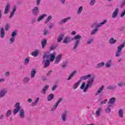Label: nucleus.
<instances>
[{
  "label": "nucleus",
  "instance_id": "nucleus-33",
  "mask_svg": "<svg viewBox=\"0 0 125 125\" xmlns=\"http://www.w3.org/2000/svg\"><path fill=\"white\" fill-rule=\"evenodd\" d=\"M103 66H104V62H102L96 65V68H101V67H103Z\"/></svg>",
  "mask_w": 125,
  "mask_h": 125
},
{
  "label": "nucleus",
  "instance_id": "nucleus-31",
  "mask_svg": "<svg viewBox=\"0 0 125 125\" xmlns=\"http://www.w3.org/2000/svg\"><path fill=\"white\" fill-rule=\"evenodd\" d=\"M29 81H30V78L28 77H25L23 79V82L24 83H27L29 82Z\"/></svg>",
  "mask_w": 125,
  "mask_h": 125
},
{
  "label": "nucleus",
  "instance_id": "nucleus-9",
  "mask_svg": "<svg viewBox=\"0 0 125 125\" xmlns=\"http://www.w3.org/2000/svg\"><path fill=\"white\" fill-rule=\"evenodd\" d=\"M16 9H17V7L16 6L14 5L12 8V10L11 12V14L9 16V18H12L13 16L14 15V13L16 12Z\"/></svg>",
  "mask_w": 125,
  "mask_h": 125
},
{
  "label": "nucleus",
  "instance_id": "nucleus-14",
  "mask_svg": "<svg viewBox=\"0 0 125 125\" xmlns=\"http://www.w3.org/2000/svg\"><path fill=\"white\" fill-rule=\"evenodd\" d=\"M9 8H10V3H8L5 7L4 14H7V13L9 12Z\"/></svg>",
  "mask_w": 125,
  "mask_h": 125
},
{
  "label": "nucleus",
  "instance_id": "nucleus-52",
  "mask_svg": "<svg viewBox=\"0 0 125 125\" xmlns=\"http://www.w3.org/2000/svg\"><path fill=\"white\" fill-rule=\"evenodd\" d=\"M62 100V98H60L58 101V102H57V104H59V103H61Z\"/></svg>",
  "mask_w": 125,
  "mask_h": 125
},
{
  "label": "nucleus",
  "instance_id": "nucleus-55",
  "mask_svg": "<svg viewBox=\"0 0 125 125\" xmlns=\"http://www.w3.org/2000/svg\"><path fill=\"white\" fill-rule=\"evenodd\" d=\"M5 77H8V76H9V72H6L5 73Z\"/></svg>",
  "mask_w": 125,
  "mask_h": 125
},
{
  "label": "nucleus",
  "instance_id": "nucleus-26",
  "mask_svg": "<svg viewBox=\"0 0 125 125\" xmlns=\"http://www.w3.org/2000/svg\"><path fill=\"white\" fill-rule=\"evenodd\" d=\"M29 62H30V57L26 58L24 61V65H28V64H29Z\"/></svg>",
  "mask_w": 125,
  "mask_h": 125
},
{
  "label": "nucleus",
  "instance_id": "nucleus-46",
  "mask_svg": "<svg viewBox=\"0 0 125 125\" xmlns=\"http://www.w3.org/2000/svg\"><path fill=\"white\" fill-rule=\"evenodd\" d=\"M9 27H10V25L9 24L6 25V26H5V29L6 31H7V30L9 29Z\"/></svg>",
  "mask_w": 125,
  "mask_h": 125
},
{
  "label": "nucleus",
  "instance_id": "nucleus-34",
  "mask_svg": "<svg viewBox=\"0 0 125 125\" xmlns=\"http://www.w3.org/2000/svg\"><path fill=\"white\" fill-rule=\"evenodd\" d=\"M0 37L2 38H3L4 37V30H3V28H1Z\"/></svg>",
  "mask_w": 125,
  "mask_h": 125
},
{
  "label": "nucleus",
  "instance_id": "nucleus-35",
  "mask_svg": "<svg viewBox=\"0 0 125 125\" xmlns=\"http://www.w3.org/2000/svg\"><path fill=\"white\" fill-rule=\"evenodd\" d=\"M15 41V38L11 37L10 39V44H13L14 43V41Z\"/></svg>",
  "mask_w": 125,
  "mask_h": 125
},
{
  "label": "nucleus",
  "instance_id": "nucleus-58",
  "mask_svg": "<svg viewBox=\"0 0 125 125\" xmlns=\"http://www.w3.org/2000/svg\"><path fill=\"white\" fill-rule=\"evenodd\" d=\"M2 82H4V79L3 78L0 79V83H2Z\"/></svg>",
  "mask_w": 125,
  "mask_h": 125
},
{
  "label": "nucleus",
  "instance_id": "nucleus-25",
  "mask_svg": "<svg viewBox=\"0 0 125 125\" xmlns=\"http://www.w3.org/2000/svg\"><path fill=\"white\" fill-rule=\"evenodd\" d=\"M111 65H112V61L111 60H109L106 62L105 67H106L107 68H109L111 67Z\"/></svg>",
  "mask_w": 125,
  "mask_h": 125
},
{
  "label": "nucleus",
  "instance_id": "nucleus-40",
  "mask_svg": "<svg viewBox=\"0 0 125 125\" xmlns=\"http://www.w3.org/2000/svg\"><path fill=\"white\" fill-rule=\"evenodd\" d=\"M11 115V110H8L6 113V117H9Z\"/></svg>",
  "mask_w": 125,
  "mask_h": 125
},
{
  "label": "nucleus",
  "instance_id": "nucleus-54",
  "mask_svg": "<svg viewBox=\"0 0 125 125\" xmlns=\"http://www.w3.org/2000/svg\"><path fill=\"white\" fill-rule=\"evenodd\" d=\"M91 42H92V39H90L87 41L88 44L91 43Z\"/></svg>",
  "mask_w": 125,
  "mask_h": 125
},
{
  "label": "nucleus",
  "instance_id": "nucleus-8",
  "mask_svg": "<svg viewBox=\"0 0 125 125\" xmlns=\"http://www.w3.org/2000/svg\"><path fill=\"white\" fill-rule=\"evenodd\" d=\"M62 55L60 54L55 58V64H58L62 58Z\"/></svg>",
  "mask_w": 125,
  "mask_h": 125
},
{
  "label": "nucleus",
  "instance_id": "nucleus-43",
  "mask_svg": "<svg viewBox=\"0 0 125 125\" xmlns=\"http://www.w3.org/2000/svg\"><path fill=\"white\" fill-rule=\"evenodd\" d=\"M117 84H118V86L121 87V86H123V85H125V83L124 82H120V83H118Z\"/></svg>",
  "mask_w": 125,
  "mask_h": 125
},
{
  "label": "nucleus",
  "instance_id": "nucleus-59",
  "mask_svg": "<svg viewBox=\"0 0 125 125\" xmlns=\"http://www.w3.org/2000/svg\"><path fill=\"white\" fill-rule=\"evenodd\" d=\"M76 31H72V32H71V35H76Z\"/></svg>",
  "mask_w": 125,
  "mask_h": 125
},
{
  "label": "nucleus",
  "instance_id": "nucleus-45",
  "mask_svg": "<svg viewBox=\"0 0 125 125\" xmlns=\"http://www.w3.org/2000/svg\"><path fill=\"white\" fill-rule=\"evenodd\" d=\"M95 3V0H91L90 5H93Z\"/></svg>",
  "mask_w": 125,
  "mask_h": 125
},
{
  "label": "nucleus",
  "instance_id": "nucleus-28",
  "mask_svg": "<svg viewBox=\"0 0 125 125\" xmlns=\"http://www.w3.org/2000/svg\"><path fill=\"white\" fill-rule=\"evenodd\" d=\"M83 6H80L78 10L77 11V14L78 15H80V14H81V13H82V12L83 11Z\"/></svg>",
  "mask_w": 125,
  "mask_h": 125
},
{
  "label": "nucleus",
  "instance_id": "nucleus-29",
  "mask_svg": "<svg viewBox=\"0 0 125 125\" xmlns=\"http://www.w3.org/2000/svg\"><path fill=\"white\" fill-rule=\"evenodd\" d=\"M54 97V95L53 94H51L49 95L47 97L48 101H51V100H52V99H53Z\"/></svg>",
  "mask_w": 125,
  "mask_h": 125
},
{
  "label": "nucleus",
  "instance_id": "nucleus-7",
  "mask_svg": "<svg viewBox=\"0 0 125 125\" xmlns=\"http://www.w3.org/2000/svg\"><path fill=\"white\" fill-rule=\"evenodd\" d=\"M7 93V89L4 88L1 89L0 90V98H2V97H4L5 95Z\"/></svg>",
  "mask_w": 125,
  "mask_h": 125
},
{
  "label": "nucleus",
  "instance_id": "nucleus-61",
  "mask_svg": "<svg viewBox=\"0 0 125 125\" xmlns=\"http://www.w3.org/2000/svg\"><path fill=\"white\" fill-rule=\"evenodd\" d=\"M52 73V71L50 70L49 71L48 73L47 74V75H49V74H51Z\"/></svg>",
  "mask_w": 125,
  "mask_h": 125
},
{
  "label": "nucleus",
  "instance_id": "nucleus-57",
  "mask_svg": "<svg viewBox=\"0 0 125 125\" xmlns=\"http://www.w3.org/2000/svg\"><path fill=\"white\" fill-rule=\"evenodd\" d=\"M27 101L29 103H31V102L32 101V99H28Z\"/></svg>",
  "mask_w": 125,
  "mask_h": 125
},
{
  "label": "nucleus",
  "instance_id": "nucleus-15",
  "mask_svg": "<svg viewBox=\"0 0 125 125\" xmlns=\"http://www.w3.org/2000/svg\"><path fill=\"white\" fill-rule=\"evenodd\" d=\"M119 12V9H115L114 12L112 14V18H116L117 17V15H118V13Z\"/></svg>",
  "mask_w": 125,
  "mask_h": 125
},
{
  "label": "nucleus",
  "instance_id": "nucleus-5",
  "mask_svg": "<svg viewBox=\"0 0 125 125\" xmlns=\"http://www.w3.org/2000/svg\"><path fill=\"white\" fill-rule=\"evenodd\" d=\"M81 39H82V36L80 35H77L73 38V40L76 41L73 46L74 49H76V48L79 46V44H80V40H81Z\"/></svg>",
  "mask_w": 125,
  "mask_h": 125
},
{
  "label": "nucleus",
  "instance_id": "nucleus-36",
  "mask_svg": "<svg viewBox=\"0 0 125 125\" xmlns=\"http://www.w3.org/2000/svg\"><path fill=\"white\" fill-rule=\"evenodd\" d=\"M63 37H64V35L62 34V35H61L60 36H59L58 38V42H61L63 39Z\"/></svg>",
  "mask_w": 125,
  "mask_h": 125
},
{
  "label": "nucleus",
  "instance_id": "nucleus-41",
  "mask_svg": "<svg viewBox=\"0 0 125 125\" xmlns=\"http://www.w3.org/2000/svg\"><path fill=\"white\" fill-rule=\"evenodd\" d=\"M51 18H52V17H51V16H49L47 19L46 20L45 23H48V22H49V21H50V20L51 19Z\"/></svg>",
  "mask_w": 125,
  "mask_h": 125
},
{
  "label": "nucleus",
  "instance_id": "nucleus-10",
  "mask_svg": "<svg viewBox=\"0 0 125 125\" xmlns=\"http://www.w3.org/2000/svg\"><path fill=\"white\" fill-rule=\"evenodd\" d=\"M40 10L39 9V7H35L32 10V14L33 15H38Z\"/></svg>",
  "mask_w": 125,
  "mask_h": 125
},
{
  "label": "nucleus",
  "instance_id": "nucleus-23",
  "mask_svg": "<svg viewBox=\"0 0 125 125\" xmlns=\"http://www.w3.org/2000/svg\"><path fill=\"white\" fill-rule=\"evenodd\" d=\"M125 47V43L120 45L117 48V51H122V49Z\"/></svg>",
  "mask_w": 125,
  "mask_h": 125
},
{
  "label": "nucleus",
  "instance_id": "nucleus-39",
  "mask_svg": "<svg viewBox=\"0 0 125 125\" xmlns=\"http://www.w3.org/2000/svg\"><path fill=\"white\" fill-rule=\"evenodd\" d=\"M17 35V31H13L12 33L11 37L12 38H15V36Z\"/></svg>",
  "mask_w": 125,
  "mask_h": 125
},
{
  "label": "nucleus",
  "instance_id": "nucleus-13",
  "mask_svg": "<svg viewBox=\"0 0 125 125\" xmlns=\"http://www.w3.org/2000/svg\"><path fill=\"white\" fill-rule=\"evenodd\" d=\"M77 74V70H74L68 77L67 78V81H70V80L72 79V78L75 76Z\"/></svg>",
  "mask_w": 125,
  "mask_h": 125
},
{
  "label": "nucleus",
  "instance_id": "nucleus-64",
  "mask_svg": "<svg viewBox=\"0 0 125 125\" xmlns=\"http://www.w3.org/2000/svg\"><path fill=\"white\" fill-rule=\"evenodd\" d=\"M52 27H53V25H51L49 26V28L50 29H51V28H52Z\"/></svg>",
  "mask_w": 125,
  "mask_h": 125
},
{
  "label": "nucleus",
  "instance_id": "nucleus-42",
  "mask_svg": "<svg viewBox=\"0 0 125 125\" xmlns=\"http://www.w3.org/2000/svg\"><path fill=\"white\" fill-rule=\"evenodd\" d=\"M105 112H106L107 114H110L111 113V108H107L105 109Z\"/></svg>",
  "mask_w": 125,
  "mask_h": 125
},
{
  "label": "nucleus",
  "instance_id": "nucleus-11",
  "mask_svg": "<svg viewBox=\"0 0 125 125\" xmlns=\"http://www.w3.org/2000/svg\"><path fill=\"white\" fill-rule=\"evenodd\" d=\"M40 52L41 51H40V50L37 49L32 52L31 55H32V56H34V57H37V56H38V55L40 54Z\"/></svg>",
  "mask_w": 125,
  "mask_h": 125
},
{
  "label": "nucleus",
  "instance_id": "nucleus-4",
  "mask_svg": "<svg viewBox=\"0 0 125 125\" xmlns=\"http://www.w3.org/2000/svg\"><path fill=\"white\" fill-rule=\"evenodd\" d=\"M44 58H47L48 60L50 61V62H53L54 61V59H55V57H56V53L54 52L51 54H48L46 53L43 55Z\"/></svg>",
  "mask_w": 125,
  "mask_h": 125
},
{
  "label": "nucleus",
  "instance_id": "nucleus-2",
  "mask_svg": "<svg viewBox=\"0 0 125 125\" xmlns=\"http://www.w3.org/2000/svg\"><path fill=\"white\" fill-rule=\"evenodd\" d=\"M15 107V109L13 111L14 115H16V113L19 112V116L21 119H24L25 118V111H24V109H21L20 103H16Z\"/></svg>",
  "mask_w": 125,
  "mask_h": 125
},
{
  "label": "nucleus",
  "instance_id": "nucleus-12",
  "mask_svg": "<svg viewBox=\"0 0 125 125\" xmlns=\"http://www.w3.org/2000/svg\"><path fill=\"white\" fill-rule=\"evenodd\" d=\"M70 19H71V18H70V17L66 18L65 19L62 20L59 22V23L60 24V25H62V24H64V23H66V22H67V21H68V20H70Z\"/></svg>",
  "mask_w": 125,
  "mask_h": 125
},
{
  "label": "nucleus",
  "instance_id": "nucleus-1",
  "mask_svg": "<svg viewBox=\"0 0 125 125\" xmlns=\"http://www.w3.org/2000/svg\"><path fill=\"white\" fill-rule=\"evenodd\" d=\"M87 79H89L88 80L86 86L85 83L83 82L80 87L81 89H83V92H86L88 89V87H91L92 84H93V80L94 78L91 77V74H88L80 78V81H85L87 80Z\"/></svg>",
  "mask_w": 125,
  "mask_h": 125
},
{
  "label": "nucleus",
  "instance_id": "nucleus-24",
  "mask_svg": "<svg viewBox=\"0 0 125 125\" xmlns=\"http://www.w3.org/2000/svg\"><path fill=\"white\" fill-rule=\"evenodd\" d=\"M101 111H102V108L101 107H99L96 111V115L97 116V117H99V116H100V113H101Z\"/></svg>",
  "mask_w": 125,
  "mask_h": 125
},
{
  "label": "nucleus",
  "instance_id": "nucleus-44",
  "mask_svg": "<svg viewBox=\"0 0 125 125\" xmlns=\"http://www.w3.org/2000/svg\"><path fill=\"white\" fill-rule=\"evenodd\" d=\"M58 105H59L58 104L56 103L55 105H54L53 108H52V111H54V110H55V109H56V108L58 107Z\"/></svg>",
  "mask_w": 125,
  "mask_h": 125
},
{
  "label": "nucleus",
  "instance_id": "nucleus-22",
  "mask_svg": "<svg viewBox=\"0 0 125 125\" xmlns=\"http://www.w3.org/2000/svg\"><path fill=\"white\" fill-rule=\"evenodd\" d=\"M36 70L35 69H33L31 71V78L32 79H33V78H35V76H36Z\"/></svg>",
  "mask_w": 125,
  "mask_h": 125
},
{
  "label": "nucleus",
  "instance_id": "nucleus-47",
  "mask_svg": "<svg viewBox=\"0 0 125 125\" xmlns=\"http://www.w3.org/2000/svg\"><path fill=\"white\" fill-rule=\"evenodd\" d=\"M121 51H117V52L116 53V56H117L118 57L120 56V55H121Z\"/></svg>",
  "mask_w": 125,
  "mask_h": 125
},
{
  "label": "nucleus",
  "instance_id": "nucleus-32",
  "mask_svg": "<svg viewBox=\"0 0 125 125\" xmlns=\"http://www.w3.org/2000/svg\"><path fill=\"white\" fill-rule=\"evenodd\" d=\"M45 44H46V39H43L42 42V48H44Z\"/></svg>",
  "mask_w": 125,
  "mask_h": 125
},
{
  "label": "nucleus",
  "instance_id": "nucleus-27",
  "mask_svg": "<svg viewBox=\"0 0 125 125\" xmlns=\"http://www.w3.org/2000/svg\"><path fill=\"white\" fill-rule=\"evenodd\" d=\"M109 43L111 44H114V43H116L117 42V40L114 39V38H111L109 41Z\"/></svg>",
  "mask_w": 125,
  "mask_h": 125
},
{
  "label": "nucleus",
  "instance_id": "nucleus-49",
  "mask_svg": "<svg viewBox=\"0 0 125 125\" xmlns=\"http://www.w3.org/2000/svg\"><path fill=\"white\" fill-rule=\"evenodd\" d=\"M59 1L62 3V4H64L65 3V1H66V0H59Z\"/></svg>",
  "mask_w": 125,
  "mask_h": 125
},
{
  "label": "nucleus",
  "instance_id": "nucleus-16",
  "mask_svg": "<svg viewBox=\"0 0 125 125\" xmlns=\"http://www.w3.org/2000/svg\"><path fill=\"white\" fill-rule=\"evenodd\" d=\"M71 42V38L68 37H65L63 41V43H68V42Z\"/></svg>",
  "mask_w": 125,
  "mask_h": 125
},
{
  "label": "nucleus",
  "instance_id": "nucleus-37",
  "mask_svg": "<svg viewBox=\"0 0 125 125\" xmlns=\"http://www.w3.org/2000/svg\"><path fill=\"white\" fill-rule=\"evenodd\" d=\"M79 84H80V82H77L75 83L73 86V89H77L78 88V86H79Z\"/></svg>",
  "mask_w": 125,
  "mask_h": 125
},
{
  "label": "nucleus",
  "instance_id": "nucleus-30",
  "mask_svg": "<svg viewBox=\"0 0 125 125\" xmlns=\"http://www.w3.org/2000/svg\"><path fill=\"white\" fill-rule=\"evenodd\" d=\"M40 101V97H37L34 102L32 103V105L35 106V105H37L38 104V103Z\"/></svg>",
  "mask_w": 125,
  "mask_h": 125
},
{
  "label": "nucleus",
  "instance_id": "nucleus-53",
  "mask_svg": "<svg viewBox=\"0 0 125 125\" xmlns=\"http://www.w3.org/2000/svg\"><path fill=\"white\" fill-rule=\"evenodd\" d=\"M57 87V85H54L52 88V90H55V89H56Z\"/></svg>",
  "mask_w": 125,
  "mask_h": 125
},
{
  "label": "nucleus",
  "instance_id": "nucleus-56",
  "mask_svg": "<svg viewBox=\"0 0 125 125\" xmlns=\"http://www.w3.org/2000/svg\"><path fill=\"white\" fill-rule=\"evenodd\" d=\"M48 34V31L47 30L44 31V35H47Z\"/></svg>",
  "mask_w": 125,
  "mask_h": 125
},
{
  "label": "nucleus",
  "instance_id": "nucleus-63",
  "mask_svg": "<svg viewBox=\"0 0 125 125\" xmlns=\"http://www.w3.org/2000/svg\"><path fill=\"white\" fill-rule=\"evenodd\" d=\"M65 67H66V64H63L62 65V68H65Z\"/></svg>",
  "mask_w": 125,
  "mask_h": 125
},
{
  "label": "nucleus",
  "instance_id": "nucleus-20",
  "mask_svg": "<svg viewBox=\"0 0 125 125\" xmlns=\"http://www.w3.org/2000/svg\"><path fill=\"white\" fill-rule=\"evenodd\" d=\"M48 87H49V86L48 85H46L43 88V89L42 91V94H44L46 91V90H47V89H48Z\"/></svg>",
  "mask_w": 125,
  "mask_h": 125
},
{
  "label": "nucleus",
  "instance_id": "nucleus-21",
  "mask_svg": "<svg viewBox=\"0 0 125 125\" xmlns=\"http://www.w3.org/2000/svg\"><path fill=\"white\" fill-rule=\"evenodd\" d=\"M115 100L116 99L114 98H112L109 100L108 102V105L109 107L111 106V104H114V103H115Z\"/></svg>",
  "mask_w": 125,
  "mask_h": 125
},
{
  "label": "nucleus",
  "instance_id": "nucleus-62",
  "mask_svg": "<svg viewBox=\"0 0 125 125\" xmlns=\"http://www.w3.org/2000/svg\"><path fill=\"white\" fill-rule=\"evenodd\" d=\"M125 0H124V1H123L122 3V6H123V5H125Z\"/></svg>",
  "mask_w": 125,
  "mask_h": 125
},
{
  "label": "nucleus",
  "instance_id": "nucleus-6",
  "mask_svg": "<svg viewBox=\"0 0 125 125\" xmlns=\"http://www.w3.org/2000/svg\"><path fill=\"white\" fill-rule=\"evenodd\" d=\"M42 62L44 63V68H46L49 66L50 62L49 60L47 58H44V56H43V61Z\"/></svg>",
  "mask_w": 125,
  "mask_h": 125
},
{
  "label": "nucleus",
  "instance_id": "nucleus-50",
  "mask_svg": "<svg viewBox=\"0 0 125 125\" xmlns=\"http://www.w3.org/2000/svg\"><path fill=\"white\" fill-rule=\"evenodd\" d=\"M106 103H107V100H104L101 102V104H106Z\"/></svg>",
  "mask_w": 125,
  "mask_h": 125
},
{
  "label": "nucleus",
  "instance_id": "nucleus-51",
  "mask_svg": "<svg viewBox=\"0 0 125 125\" xmlns=\"http://www.w3.org/2000/svg\"><path fill=\"white\" fill-rule=\"evenodd\" d=\"M55 49V46H51L49 47L50 50H53V49Z\"/></svg>",
  "mask_w": 125,
  "mask_h": 125
},
{
  "label": "nucleus",
  "instance_id": "nucleus-17",
  "mask_svg": "<svg viewBox=\"0 0 125 125\" xmlns=\"http://www.w3.org/2000/svg\"><path fill=\"white\" fill-rule=\"evenodd\" d=\"M118 116L120 117V118L124 117V109H120L119 110Z\"/></svg>",
  "mask_w": 125,
  "mask_h": 125
},
{
  "label": "nucleus",
  "instance_id": "nucleus-48",
  "mask_svg": "<svg viewBox=\"0 0 125 125\" xmlns=\"http://www.w3.org/2000/svg\"><path fill=\"white\" fill-rule=\"evenodd\" d=\"M42 0H36L37 5H40L41 4V1Z\"/></svg>",
  "mask_w": 125,
  "mask_h": 125
},
{
  "label": "nucleus",
  "instance_id": "nucleus-38",
  "mask_svg": "<svg viewBox=\"0 0 125 125\" xmlns=\"http://www.w3.org/2000/svg\"><path fill=\"white\" fill-rule=\"evenodd\" d=\"M103 88H104V87H103V86H101L100 89L98 90L96 95L97 94H99V93H101V92H102V91L103 90Z\"/></svg>",
  "mask_w": 125,
  "mask_h": 125
},
{
  "label": "nucleus",
  "instance_id": "nucleus-19",
  "mask_svg": "<svg viewBox=\"0 0 125 125\" xmlns=\"http://www.w3.org/2000/svg\"><path fill=\"white\" fill-rule=\"evenodd\" d=\"M44 17H46V14L42 15L41 16L39 17L38 19H37V21L38 22L42 21V19H43L44 18Z\"/></svg>",
  "mask_w": 125,
  "mask_h": 125
},
{
  "label": "nucleus",
  "instance_id": "nucleus-60",
  "mask_svg": "<svg viewBox=\"0 0 125 125\" xmlns=\"http://www.w3.org/2000/svg\"><path fill=\"white\" fill-rule=\"evenodd\" d=\"M3 117H4L3 115H1L0 116V120H1V119H3Z\"/></svg>",
  "mask_w": 125,
  "mask_h": 125
},
{
  "label": "nucleus",
  "instance_id": "nucleus-3",
  "mask_svg": "<svg viewBox=\"0 0 125 125\" xmlns=\"http://www.w3.org/2000/svg\"><path fill=\"white\" fill-rule=\"evenodd\" d=\"M105 23H107L106 20H104L103 21V22L99 23L98 24L94 23L93 25H92V28H95V29L93 30L91 32V35H94V34H96L98 31L99 27H102V26H103V25H104V24Z\"/></svg>",
  "mask_w": 125,
  "mask_h": 125
},
{
  "label": "nucleus",
  "instance_id": "nucleus-18",
  "mask_svg": "<svg viewBox=\"0 0 125 125\" xmlns=\"http://www.w3.org/2000/svg\"><path fill=\"white\" fill-rule=\"evenodd\" d=\"M67 113L66 111H64L62 115V120L63 122H65L66 120Z\"/></svg>",
  "mask_w": 125,
  "mask_h": 125
}]
</instances>
